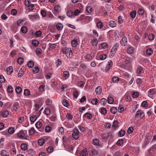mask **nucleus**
Segmentation results:
<instances>
[{
    "mask_svg": "<svg viewBox=\"0 0 156 156\" xmlns=\"http://www.w3.org/2000/svg\"><path fill=\"white\" fill-rule=\"evenodd\" d=\"M119 46V44L118 43H116L113 45L110 52V58L113 57L114 56Z\"/></svg>",
    "mask_w": 156,
    "mask_h": 156,
    "instance_id": "f257e3e1",
    "label": "nucleus"
},
{
    "mask_svg": "<svg viewBox=\"0 0 156 156\" xmlns=\"http://www.w3.org/2000/svg\"><path fill=\"white\" fill-rule=\"evenodd\" d=\"M62 51L65 53V54L68 58H70L72 57L73 53L71 49L70 48L62 50Z\"/></svg>",
    "mask_w": 156,
    "mask_h": 156,
    "instance_id": "f03ea898",
    "label": "nucleus"
},
{
    "mask_svg": "<svg viewBox=\"0 0 156 156\" xmlns=\"http://www.w3.org/2000/svg\"><path fill=\"white\" fill-rule=\"evenodd\" d=\"M80 132L77 129L75 128L73 130L72 136L75 140H77L79 137Z\"/></svg>",
    "mask_w": 156,
    "mask_h": 156,
    "instance_id": "7ed1b4c3",
    "label": "nucleus"
},
{
    "mask_svg": "<svg viewBox=\"0 0 156 156\" xmlns=\"http://www.w3.org/2000/svg\"><path fill=\"white\" fill-rule=\"evenodd\" d=\"M28 17L30 20L34 21L38 19L39 17V16L37 13H35L28 15Z\"/></svg>",
    "mask_w": 156,
    "mask_h": 156,
    "instance_id": "20e7f679",
    "label": "nucleus"
},
{
    "mask_svg": "<svg viewBox=\"0 0 156 156\" xmlns=\"http://www.w3.org/2000/svg\"><path fill=\"white\" fill-rule=\"evenodd\" d=\"M144 70L143 69V67L139 65L137 66L136 69V74L137 76H140V75L143 73Z\"/></svg>",
    "mask_w": 156,
    "mask_h": 156,
    "instance_id": "39448f33",
    "label": "nucleus"
},
{
    "mask_svg": "<svg viewBox=\"0 0 156 156\" xmlns=\"http://www.w3.org/2000/svg\"><path fill=\"white\" fill-rule=\"evenodd\" d=\"M113 65V63L112 60H109L108 64H107L105 69V71L106 72H107L108 70H109L112 67Z\"/></svg>",
    "mask_w": 156,
    "mask_h": 156,
    "instance_id": "423d86ee",
    "label": "nucleus"
},
{
    "mask_svg": "<svg viewBox=\"0 0 156 156\" xmlns=\"http://www.w3.org/2000/svg\"><path fill=\"white\" fill-rule=\"evenodd\" d=\"M27 133V131L22 130L20 131L17 133L18 137L20 139H23L25 136V134Z\"/></svg>",
    "mask_w": 156,
    "mask_h": 156,
    "instance_id": "0eeeda50",
    "label": "nucleus"
},
{
    "mask_svg": "<svg viewBox=\"0 0 156 156\" xmlns=\"http://www.w3.org/2000/svg\"><path fill=\"white\" fill-rule=\"evenodd\" d=\"M127 42V40L126 37L125 36H123L120 41V44L122 45L123 46H125Z\"/></svg>",
    "mask_w": 156,
    "mask_h": 156,
    "instance_id": "6e6552de",
    "label": "nucleus"
},
{
    "mask_svg": "<svg viewBox=\"0 0 156 156\" xmlns=\"http://www.w3.org/2000/svg\"><path fill=\"white\" fill-rule=\"evenodd\" d=\"M83 117L84 118L90 119L92 117V115L89 113L87 112L84 114Z\"/></svg>",
    "mask_w": 156,
    "mask_h": 156,
    "instance_id": "1a4fd4ad",
    "label": "nucleus"
},
{
    "mask_svg": "<svg viewBox=\"0 0 156 156\" xmlns=\"http://www.w3.org/2000/svg\"><path fill=\"white\" fill-rule=\"evenodd\" d=\"M102 88L100 86H98L95 89V92L98 95H100L102 92Z\"/></svg>",
    "mask_w": 156,
    "mask_h": 156,
    "instance_id": "9d476101",
    "label": "nucleus"
},
{
    "mask_svg": "<svg viewBox=\"0 0 156 156\" xmlns=\"http://www.w3.org/2000/svg\"><path fill=\"white\" fill-rule=\"evenodd\" d=\"M93 144L96 146L97 147L99 148L100 146L99 141V140L97 139H95L93 141Z\"/></svg>",
    "mask_w": 156,
    "mask_h": 156,
    "instance_id": "9b49d317",
    "label": "nucleus"
},
{
    "mask_svg": "<svg viewBox=\"0 0 156 156\" xmlns=\"http://www.w3.org/2000/svg\"><path fill=\"white\" fill-rule=\"evenodd\" d=\"M109 25L111 27H115L116 26V23L114 21L111 20L109 22Z\"/></svg>",
    "mask_w": 156,
    "mask_h": 156,
    "instance_id": "f8f14e48",
    "label": "nucleus"
},
{
    "mask_svg": "<svg viewBox=\"0 0 156 156\" xmlns=\"http://www.w3.org/2000/svg\"><path fill=\"white\" fill-rule=\"evenodd\" d=\"M96 26L98 28L101 29L103 27L104 24L101 21H100L97 23Z\"/></svg>",
    "mask_w": 156,
    "mask_h": 156,
    "instance_id": "ddd939ff",
    "label": "nucleus"
},
{
    "mask_svg": "<svg viewBox=\"0 0 156 156\" xmlns=\"http://www.w3.org/2000/svg\"><path fill=\"white\" fill-rule=\"evenodd\" d=\"M56 27L57 29L58 30H60L63 28V25L62 23H58L56 24Z\"/></svg>",
    "mask_w": 156,
    "mask_h": 156,
    "instance_id": "4468645a",
    "label": "nucleus"
},
{
    "mask_svg": "<svg viewBox=\"0 0 156 156\" xmlns=\"http://www.w3.org/2000/svg\"><path fill=\"white\" fill-rule=\"evenodd\" d=\"M7 72L8 74L10 75L13 72V68L12 66H9L7 69Z\"/></svg>",
    "mask_w": 156,
    "mask_h": 156,
    "instance_id": "2eb2a0df",
    "label": "nucleus"
},
{
    "mask_svg": "<svg viewBox=\"0 0 156 156\" xmlns=\"http://www.w3.org/2000/svg\"><path fill=\"white\" fill-rule=\"evenodd\" d=\"M85 82L83 81H79L77 83V86L80 87H83L84 86Z\"/></svg>",
    "mask_w": 156,
    "mask_h": 156,
    "instance_id": "dca6fc26",
    "label": "nucleus"
},
{
    "mask_svg": "<svg viewBox=\"0 0 156 156\" xmlns=\"http://www.w3.org/2000/svg\"><path fill=\"white\" fill-rule=\"evenodd\" d=\"M114 100V98L111 96L109 97L107 99L108 103L110 104H112L113 103Z\"/></svg>",
    "mask_w": 156,
    "mask_h": 156,
    "instance_id": "f3484780",
    "label": "nucleus"
},
{
    "mask_svg": "<svg viewBox=\"0 0 156 156\" xmlns=\"http://www.w3.org/2000/svg\"><path fill=\"white\" fill-rule=\"evenodd\" d=\"M87 154V152L86 149H83L80 153V156H86Z\"/></svg>",
    "mask_w": 156,
    "mask_h": 156,
    "instance_id": "a211bd4d",
    "label": "nucleus"
},
{
    "mask_svg": "<svg viewBox=\"0 0 156 156\" xmlns=\"http://www.w3.org/2000/svg\"><path fill=\"white\" fill-rule=\"evenodd\" d=\"M37 119V117L35 115H32L30 118V121L33 122L34 123L36 121Z\"/></svg>",
    "mask_w": 156,
    "mask_h": 156,
    "instance_id": "6ab92c4d",
    "label": "nucleus"
},
{
    "mask_svg": "<svg viewBox=\"0 0 156 156\" xmlns=\"http://www.w3.org/2000/svg\"><path fill=\"white\" fill-rule=\"evenodd\" d=\"M144 10L143 8L139 9L137 10V12L139 15H143L144 12Z\"/></svg>",
    "mask_w": 156,
    "mask_h": 156,
    "instance_id": "aec40b11",
    "label": "nucleus"
},
{
    "mask_svg": "<svg viewBox=\"0 0 156 156\" xmlns=\"http://www.w3.org/2000/svg\"><path fill=\"white\" fill-rule=\"evenodd\" d=\"M45 140L44 139H39L38 141V143L39 145L42 146L44 144Z\"/></svg>",
    "mask_w": 156,
    "mask_h": 156,
    "instance_id": "412c9836",
    "label": "nucleus"
},
{
    "mask_svg": "<svg viewBox=\"0 0 156 156\" xmlns=\"http://www.w3.org/2000/svg\"><path fill=\"white\" fill-rule=\"evenodd\" d=\"M15 130L13 127H9L8 129V132L9 134H12L15 132Z\"/></svg>",
    "mask_w": 156,
    "mask_h": 156,
    "instance_id": "4be33fe9",
    "label": "nucleus"
},
{
    "mask_svg": "<svg viewBox=\"0 0 156 156\" xmlns=\"http://www.w3.org/2000/svg\"><path fill=\"white\" fill-rule=\"evenodd\" d=\"M16 92L18 94H20L22 91V89L21 88L17 86L16 87L15 89Z\"/></svg>",
    "mask_w": 156,
    "mask_h": 156,
    "instance_id": "5701e85b",
    "label": "nucleus"
},
{
    "mask_svg": "<svg viewBox=\"0 0 156 156\" xmlns=\"http://www.w3.org/2000/svg\"><path fill=\"white\" fill-rule=\"evenodd\" d=\"M9 115V112L7 110H5L2 112V115L4 117H6Z\"/></svg>",
    "mask_w": 156,
    "mask_h": 156,
    "instance_id": "b1692460",
    "label": "nucleus"
},
{
    "mask_svg": "<svg viewBox=\"0 0 156 156\" xmlns=\"http://www.w3.org/2000/svg\"><path fill=\"white\" fill-rule=\"evenodd\" d=\"M98 42V40L96 38H94L92 40L91 42V43L93 45H97Z\"/></svg>",
    "mask_w": 156,
    "mask_h": 156,
    "instance_id": "393cba45",
    "label": "nucleus"
},
{
    "mask_svg": "<svg viewBox=\"0 0 156 156\" xmlns=\"http://www.w3.org/2000/svg\"><path fill=\"white\" fill-rule=\"evenodd\" d=\"M146 53L148 55H151L153 53V51L152 48H148L146 51Z\"/></svg>",
    "mask_w": 156,
    "mask_h": 156,
    "instance_id": "a878e982",
    "label": "nucleus"
},
{
    "mask_svg": "<svg viewBox=\"0 0 156 156\" xmlns=\"http://www.w3.org/2000/svg\"><path fill=\"white\" fill-rule=\"evenodd\" d=\"M110 112L113 114H115L117 112V108L115 107H112L110 109Z\"/></svg>",
    "mask_w": 156,
    "mask_h": 156,
    "instance_id": "bb28decb",
    "label": "nucleus"
},
{
    "mask_svg": "<svg viewBox=\"0 0 156 156\" xmlns=\"http://www.w3.org/2000/svg\"><path fill=\"white\" fill-rule=\"evenodd\" d=\"M27 65L29 67L31 68H32L34 67V62L32 60L30 61L27 63Z\"/></svg>",
    "mask_w": 156,
    "mask_h": 156,
    "instance_id": "cd10ccee",
    "label": "nucleus"
},
{
    "mask_svg": "<svg viewBox=\"0 0 156 156\" xmlns=\"http://www.w3.org/2000/svg\"><path fill=\"white\" fill-rule=\"evenodd\" d=\"M24 59L22 57L19 58L17 59V62L18 64L20 65L22 64L23 62Z\"/></svg>",
    "mask_w": 156,
    "mask_h": 156,
    "instance_id": "c85d7f7f",
    "label": "nucleus"
},
{
    "mask_svg": "<svg viewBox=\"0 0 156 156\" xmlns=\"http://www.w3.org/2000/svg\"><path fill=\"white\" fill-rule=\"evenodd\" d=\"M62 103L63 105L65 107H67L69 106V103L68 101L67 100L65 99L62 100Z\"/></svg>",
    "mask_w": 156,
    "mask_h": 156,
    "instance_id": "c756f323",
    "label": "nucleus"
},
{
    "mask_svg": "<svg viewBox=\"0 0 156 156\" xmlns=\"http://www.w3.org/2000/svg\"><path fill=\"white\" fill-rule=\"evenodd\" d=\"M21 30L23 33H26L27 31V28L25 26H23L21 27Z\"/></svg>",
    "mask_w": 156,
    "mask_h": 156,
    "instance_id": "7c9ffc66",
    "label": "nucleus"
},
{
    "mask_svg": "<svg viewBox=\"0 0 156 156\" xmlns=\"http://www.w3.org/2000/svg\"><path fill=\"white\" fill-rule=\"evenodd\" d=\"M136 14V11H133L131 12L130 13V16L131 18H135Z\"/></svg>",
    "mask_w": 156,
    "mask_h": 156,
    "instance_id": "2f4dec72",
    "label": "nucleus"
},
{
    "mask_svg": "<svg viewBox=\"0 0 156 156\" xmlns=\"http://www.w3.org/2000/svg\"><path fill=\"white\" fill-rule=\"evenodd\" d=\"M112 81L113 83H117L119 81V78L118 77L114 76L112 78Z\"/></svg>",
    "mask_w": 156,
    "mask_h": 156,
    "instance_id": "473e14b6",
    "label": "nucleus"
},
{
    "mask_svg": "<svg viewBox=\"0 0 156 156\" xmlns=\"http://www.w3.org/2000/svg\"><path fill=\"white\" fill-rule=\"evenodd\" d=\"M35 130L33 127H32L29 130V132L30 135H34L35 133Z\"/></svg>",
    "mask_w": 156,
    "mask_h": 156,
    "instance_id": "72a5a7b5",
    "label": "nucleus"
},
{
    "mask_svg": "<svg viewBox=\"0 0 156 156\" xmlns=\"http://www.w3.org/2000/svg\"><path fill=\"white\" fill-rule=\"evenodd\" d=\"M107 102V100L105 98H102L100 102L102 105H105L106 104Z\"/></svg>",
    "mask_w": 156,
    "mask_h": 156,
    "instance_id": "f704fd0d",
    "label": "nucleus"
},
{
    "mask_svg": "<svg viewBox=\"0 0 156 156\" xmlns=\"http://www.w3.org/2000/svg\"><path fill=\"white\" fill-rule=\"evenodd\" d=\"M32 44L33 46H37L39 44V42L38 40H34L32 41Z\"/></svg>",
    "mask_w": 156,
    "mask_h": 156,
    "instance_id": "c9c22d12",
    "label": "nucleus"
},
{
    "mask_svg": "<svg viewBox=\"0 0 156 156\" xmlns=\"http://www.w3.org/2000/svg\"><path fill=\"white\" fill-rule=\"evenodd\" d=\"M54 10L57 12H59L61 10L60 7L58 5H56L54 7Z\"/></svg>",
    "mask_w": 156,
    "mask_h": 156,
    "instance_id": "e433bc0d",
    "label": "nucleus"
},
{
    "mask_svg": "<svg viewBox=\"0 0 156 156\" xmlns=\"http://www.w3.org/2000/svg\"><path fill=\"white\" fill-rule=\"evenodd\" d=\"M125 133V131L123 130H121L118 133V135L120 137H122L124 136Z\"/></svg>",
    "mask_w": 156,
    "mask_h": 156,
    "instance_id": "4c0bfd02",
    "label": "nucleus"
},
{
    "mask_svg": "<svg viewBox=\"0 0 156 156\" xmlns=\"http://www.w3.org/2000/svg\"><path fill=\"white\" fill-rule=\"evenodd\" d=\"M7 91L9 93H12L13 91V88L11 85H9L8 87L7 88Z\"/></svg>",
    "mask_w": 156,
    "mask_h": 156,
    "instance_id": "58836bf2",
    "label": "nucleus"
},
{
    "mask_svg": "<svg viewBox=\"0 0 156 156\" xmlns=\"http://www.w3.org/2000/svg\"><path fill=\"white\" fill-rule=\"evenodd\" d=\"M24 74V72L22 70V69H21L18 74V76L19 77H21L23 76Z\"/></svg>",
    "mask_w": 156,
    "mask_h": 156,
    "instance_id": "ea45409f",
    "label": "nucleus"
},
{
    "mask_svg": "<svg viewBox=\"0 0 156 156\" xmlns=\"http://www.w3.org/2000/svg\"><path fill=\"white\" fill-rule=\"evenodd\" d=\"M108 139L109 138L112 139L114 136V134L112 132H109L107 133Z\"/></svg>",
    "mask_w": 156,
    "mask_h": 156,
    "instance_id": "a19ab883",
    "label": "nucleus"
},
{
    "mask_svg": "<svg viewBox=\"0 0 156 156\" xmlns=\"http://www.w3.org/2000/svg\"><path fill=\"white\" fill-rule=\"evenodd\" d=\"M30 94V92L28 89H25L24 90V94L26 96H28Z\"/></svg>",
    "mask_w": 156,
    "mask_h": 156,
    "instance_id": "79ce46f5",
    "label": "nucleus"
},
{
    "mask_svg": "<svg viewBox=\"0 0 156 156\" xmlns=\"http://www.w3.org/2000/svg\"><path fill=\"white\" fill-rule=\"evenodd\" d=\"M27 145L26 144H22L21 146V149L23 151H25L27 149Z\"/></svg>",
    "mask_w": 156,
    "mask_h": 156,
    "instance_id": "37998d69",
    "label": "nucleus"
},
{
    "mask_svg": "<svg viewBox=\"0 0 156 156\" xmlns=\"http://www.w3.org/2000/svg\"><path fill=\"white\" fill-rule=\"evenodd\" d=\"M155 90L154 89H151L149 90L148 93L149 95H153L154 94Z\"/></svg>",
    "mask_w": 156,
    "mask_h": 156,
    "instance_id": "c03bdc74",
    "label": "nucleus"
},
{
    "mask_svg": "<svg viewBox=\"0 0 156 156\" xmlns=\"http://www.w3.org/2000/svg\"><path fill=\"white\" fill-rule=\"evenodd\" d=\"M72 45L73 47H76L78 44L77 41L76 40H73L71 42Z\"/></svg>",
    "mask_w": 156,
    "mask_h": 156,
    "instance_id": "a18cd8bd",
    "label": "nucleus"
},
{
    "mask_svg": "<svg viewBox=\"0 0 156 156\" xmlns=\"http://www.w3.org/2000/svg\"><path fill=\"white\" fill-rule=\"evenodd\" d=\"M63 76L66 79L69 77V73L68 71H66L63 72Z\"/></svg>",
    "mask_w": 156,
    "mask_h": 156,
    "instance_id": "49530a36",
    "label": "nucleus"
},
{
    "mask_svg": "<svg viewBox=\"0 0 156 156\" xmlns=\"http://www.w3.org/2000/svg\"><path fill=\"white\" fill-rule=\"evenodd\" d=\"M42 123L40 121H38L35 124V126L36 127L38 128L39 129L41 128L42 126Z\"/></svg>",
    "mask_w": 156,
    "mask_h": 156,
    "instance_id": "de8ad7c7",
    "label": "nucleus"
},
{
    "mask_svg": "<svg viewBox=\"0 0 156 156\" xmlns=\"http://www.w3.org/2000/svg\"><path fill=\"white\" fill-rule=\"evenodd\" d=\"M44 112L46 115H49L51 112L50 109L49 108H46L44 110Z\"/></svg>",
    "mask_w": 156,
    "mask_h": 156,
    "instance_id": "09e8293b",
    "label": "nucleus"
},
{
    "mask_svg": "<svg viewBox=\"0 0 156 156\" xmlns=\"http://www.w3.org/2000/svg\"><path fill=\"white\" fill-rule=\"evenodd\" d=\"M91 103L93 105H96L98 103V100L97 98L93 99L91 100Z\"/></svg>",
    "mask_w": 156,
    "mask_h": 156,
    "instance_id": "8fccbe9b",
    "label": "nucleus"
},
{
    "mask_svg": "<svg viewBox=\"0 0 156 156\" xmlns=\"http://www.w3.org/2000/svg\"><path fill=\"white\" fill-rule=\"evenodd\" d=\"M154 35L153 34H150L148 37V38L149 40L152 41L154 39Z\"/></svg>",
    "mask_w": 156,
    "mask_h": 156,
    "instance_id": "3c124183",
    "label": "nucleus"
},
{
    "mask_svg": "<svg viewBox=\"0 0 156 156\" xmlns=\"http://www.w3.org/2000/svg\"><path fill=\"white\" fill-rule=\"evenodd\" d=\"M73 14V11L72 10L68 11L67 13V15L69 17H71Z\"/></svg>",
    "mask_w": 156,
    "mask_h": 156,
    "instance_id": "603ef678",
    "label": "nucleus"
},
{
    "mask_svg": "<svg viewBox=\"0 0 156 156\" xmlns=\"http://www.w3.org/2000/svg\"><path fill=\"white\" fill-rule=\"evenodd\" d=\"M101 112L102 114L104 115H106L107 113V111L106 109L104 108H101Z\"/></svg>",
    "mask_w": 156,
    "mask_h": 156,
    "instance_id": "864d4df0",
    "label": "nucleus"
},
{
    "mask_svg": "<svg viewBox=\"0 0 156 156\" xmlns=\"http://www.w3.org/2000/svg\"><path fill=\"white\" fill-rule=\"evenodd\" d=\"M13 109L15 111L16 110L19 108L18 104L17 103H15L13 105Z\"/></svg>",
    "mask_w": 156,
    "mask_h": 156,
    "instance_id": "5fc2aeb1",
    "label": "nucleus"
},
{
    "mask_svg": "<svg viewBox=\"0 0 156 156\" xmlns=\"http://www.w3.org/2000/svg\"><path fill=\"white\" fill-rule=\"evenodd\" d=\"M0 154L2 156H8L7 152L5 150H4L1 151Z\"/></svg>",
    "mask_w": 156,
    "mask_h": 156,
    "instance_id": "6e6d98bb",
    "label": "nucleus"
},
{
    "mask_svg": "<svg viewBox=\"0 0 156 156\" xmlns=\"http://www.w3.org/2000/svg\"><path fill=\"white\" fill-rule=\"evenodd\" d=\"M51 130V127L49 126H46L45 127V131L47 133L50 132Z\"/></svg>",
    "mask_w": 156,
    "mask_h": 156,
    "instance_id": "4d7b16f0",
    "label": "nucleus"
},
{
    "mask_svg": "<svg viewBox=\"0 0 156 156\" xmlns=\"http://www.w3.org/2000/svg\"><path fill=\"white\" fill-rule=\"evenodd\" d=\"M106 55L105 54H103L100 55V58L101 60H103L106 58Z\"/></svg>",
    "mask_w": 156,
    "mask_h": 156,
    "instance_id": "13d9d810",
    "label": "nucleus"
},
{
    "mask_svg": "<svg viewBox=\"0 0 156 156\" xmlns=\"http://www.w3.org/2000/svg\"><path fill=\"white\" fill-rule=\"evenodd\" d=\"M112 126L114 127H118L119 126L118 122L117 120L114 121L112 125Z\"/></svg>",
    "mask_w": 156,
    "mask_h": 156,
    "instance_id": "bf43d9fd",
    "label": "nucleus"
},
{
    "mask_svg": "<svg viewBox=\"0 0 156 156\" xmlns=\"http://www.w3.org/2000/svg\"><path fill=\"white\" fill-rule=\"evenodd\" d=\"M41 32L39 30L36 31L35 33V35L37 37H41Z\"/></svg>",
    "mask_w": 156,
    "mask_h": 156,
    "instance_id": "052dcab7",
    "label": "nucleus"
},
{
    "mask_svg": "<svg viewBox=\"0 0 156 156\" xmlns=\"http://www.w3.org/2000/svg\"><path fill=\"white\" fill-rule=\"evenodd\" d=\"M36 54L39 55L41 53L42 49L40 48H38L36 49Z\"/></svg>",
    "mask_w": 156,
    "mask_h": 156,
    "instance_id": "680f3d73",
    "label": "nucleus"
},
{
    "mask_svg": "<svg viewBox=\"0 0 156 156\" xmlns=\"http://www.w3.org/2000/svg\"><path fill=\"white\" fill-rule=\"evenodd\" d=\"M30 0H26L25 1V5L27 7H30Z\"/></svg>",
    "mask_w": 156,
    "mask_h": 156,
    "instance_id": "e2e57ef3",
    "label": "nucleus"
},
{
    "mask_svg": "<svg viewBox=\"0 0 156 156\" xmlns=\"http://www.w3.org/2000/svg\"><path fill=\"white\" fill-rule=\"evenodd\" d=\"M39 69L38 67H35L33 70V72L35 74L39 72Z\"/></svg>",
    "mask_w": 156,
    "mask_h": 156,
    "instance_id": "0e129e2a",
    "label": "nucleus"
},
{
    "mask_svg": "<svg viewBox=\"0 0 156 156\" xmlns=\"http://www.w3.org/2000/svg\"><path fill=\"white\" fill-rule=\"evenodd\" d=\"M139 96V93L137 92H133L132 95V97L133 98H137Z\"/></svg>",
    "mask_w": 156,
    "mask_h": 156,
    "instance_id": "69168bd1",
    "label": "nucleus"
},
{
    "mask_svg": "<svg viewBox=\"0 0 156 156\" xmlns=\"http://www.w3.org/2000/svg\"><path fill=\"white\" fill-rule=\"evenodd\" d=\"M58 132L59 134H62L64 133V130L63 127H60L58 129Z\"/></svg>",
    "mask_w": 156,
    "mask_h": 156,
    "instance_id": "338daca9",
    "label": "nucleus"
},
{
    "mask_svg": "<svg viewBox=\"0 0 156 156\" xmlns=\"http://www.w3.org/2000/svg\"><path fill=\"white\" fill-rule=\"evenodd\" d=\"M92 8L90 6H88L86 8V10L87 12L91 13L92 11Z\"/></svg>",
    "mask_w": 156,
    "mask_h": 156,
    "instance_id": "774afa93",
    "label": "nucleus"
}]
</instances>
